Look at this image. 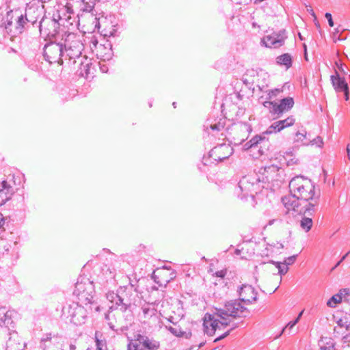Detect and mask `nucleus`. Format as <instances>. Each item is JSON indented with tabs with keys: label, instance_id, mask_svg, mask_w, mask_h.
Here are the masks:
<instances>
[{
	"label": "nucleus",
	"instance_id": "45",
	"mask_svg": "<svg viewBox=\"0 0 350 350\" xmlns=\"http://www.w3.org/2000/svg\"><path fill=\"white\" fill-rule=\"evenodd\" d=\"M226 274V271H225V270L218 271L215 272V275L217 277H219V278H224Z\"/></svg>",
	"mask_w": 350,
	"mask_h": 350
},
{
	"label": "nucleus",
	"instance_id": "39",
	"mask_svg": "<svg viewBox=\"0 0 350 350\" xmlns=\"http://www.w3.org/2000/svg\"><path fill=\"white\" fill-rule=\"evenodd\" d=\"M256 145L253 144V143L252 142V139L244 144V148L245 150L251 149L252 151H254L256 150Z\"/></svg>",
	"mask_w": 350,
	"mask_h": 350
},
{
	"label": "nucleus",
	"instance_id": "27",
	"mask_svg": "<svg viewBox=\"0 0 350 350\" xmlns=\"http://www.w3.org/2000/svg\"><path fill=\"white\" fill-rule=\"evenodd\" d=\"M277 63L284 65L288 69L292 66V58L288 53H284L277 57Z\"/></svg>",
	"mask_w": 350,
	"mask_h": 350
},
{
	"label": "nucleus",
	"instance_id": "55",
	"mask_svg": "<svg viewBox=\"0 0 350 350\" xmlns=\"http://www.w3.org/2000/svg\"><path fill=\"white\" fill-rule=\"evenodd\" d=\"M342 92L345 93V100H347L349 99V88L347 90H343Z\"/></svg>",
	"mask_w": 350,
	"mask_h": 350
},
{
	"label": "nucleus",
	"instance_id": "34",
	"mask_svg": "<svg viewBox=\"0 0 350 350\" xmlns=\"http://www.w3.org/2000/svg\"><path fill=\"white\" fill-rule=\"evenodd\" d=\"M306 131L303 129L301 131H297L295 134V141L297 142H303L304 140L306 138Z\"/></svg>",
	"mask_w": 350,
	"mask_h": 350
},
{
	"label": "nucleus",
	"instance_id": "8",
	"mask_svg": "<svg viewBox=\"0 0 350 350\" xmlns=\"http://www.w3.org/2000/svg\"><path fill=\"white\" fill-rule=\"evenodd\" d=\"M281 202L284 206L286 208L287 212L293 211L299 214L309 215V210H308L307 205L304 204L301 200L295 193H291L282 198Z\"/></svg>",
	"mask_w": 350,
	"mask_h": 350
},
{
	"label": "nucleus",
	"instance_id": "57",
	"mask_svg": "<svg viewBox=\"0 0 350 350\" xmlns=\"http://www.w3.org/2000/svg\"><path fill=\"white\" fill-rule=\"evenodd\" d=\"M314 21H315V25L318 28H320V24H319V21L317 20V17L316 16L314 17Z\"/></svg>",
	"mask_w": 350,
	"mask_h": 350
},
{
	"label": "nucleus",
	"instance_id": "33",
	"mask_svg": "<svg viewBox=\"0 0 350 350\" xmlns=\"http://www.w3.org/2000/svg\"><path fill=\"white\" fill-rule=\"evenodd\" d=\"M165 328L173 335L176 336H182L183 335V332L181 331L179 327H174L172 326H165Z\"/></svg>",
	"mask_w": 350,
	"mask_h": 350
},
{
	"label": "nucleus",
	"instance_id": "47",
	"mask_svg": "<svg viewBox=\"0 0 350 350\" xmlns=\"http://www.w3.org/2000/svg\"><path fill=\"white\" fill-rule=\"evenodd\" d=\"M337 323L341 327H345L347 330L349 329V325H346V322H344L342 319L338 320Z\"/></svg>",
	"mask_w": 350,
	"mask_h": 350
},
{
	"label": "nucleus",
	"instance_id": "26",
	"mask_svg": "<svg viewBox=\"0 0 350 350\" xmlns=\"http://www.w3.org/2000/svg\"><path fill=\"white\" fill-rule=\"evenodd\" d=\"M204 127H206V129L210 128L213 132H219L224 129L225 120L221 118L218 122L215 123L206 122Z\"/></svg>",
	"mask_w": 350,
	"mask_h": 350
},
{
	"label": "nucleus",
	"instance_id": "3",
	"mask_svg": "<svg viewBox=\"0 0 350 350\" xmlns=\"http://www.w3.org/2000/svg\"><path fill=\"white\" fill-rule=\"evenodd\" d=\"M74 294L81 304H94V287L92 282L86 278L78 280L75 284Z\"/></svg>",
	"mask_w": 350,
	"mask_h": 350
},
{
	"label": "nucleus",
	"instance_id": "38",
	"mask_svg": "<svg viewBox=\"0 0 350 350\" xmlns=\"http://www.w3.org/2000/svg\"><path fill=\"white\" fill-rule=\"evenodd\" d=\"M297 256V255H293V256H289L284 260V262H283V265L288 267V265L293 264L296 260Z\"/></svg>",
	"mask_w": 350,
	"mask_h": 350
},
{
	"label": "nucleus",
	"instance_id": "31",
	"mask_svg": "<svg viewBox=\"0 0 350 350\" xmlns=\"http://www.w3.org/2000/svg\"><path fill=\"white\" fill-rule=\"evenodd\" d=\"M270 262L275 265V267L278 269V273L280 275H284L288 272V267L285 265L282 266L283 263L273 260L270 261Z\"/></svg>",
	"mask_w": 350,
	"mask_h": 350
},
{
	"label": "nucleus",
	"instance_id": "14",
	"mask_svg": "<svg viewBox=\"0 0 350 350\" xmlns=\"http://www.w3.org/2000/svg\"><path fill=\"white\" fill-rule=\"evenodd\" d=\"M239 300L246 304H252L257 299V292L251 285L243 284L239 291Z\"/></svg>",
	"mask_w": 350,
	"mask_h": 350
},
{
	"label": "nucleus",
	"instance_id": "28",
	"mask_svg": "<svg viewBox=\"0 0 350 350\" xmlns=\"http://www.w3.org/2000/svg\"><path fill=\"white\" fill-rule=\"evenodd\" d=\"M305 216L301 219L300 221V226L302 228L303 230H304L306 232H308L312 226V219L308 217H307V215H304Z\"/></svg>",
	"mask_w": 350,
	"mask_h": 350
},
{
	"label": "nucleus",
	"instance_id": "9",
	"mask_svg": "<svg viewBox=\"0 0 350 350\" xmlns=\"http://www.w3.org/2000/svg\"><path fill=\"white\" fill-rule=\"evenodd\" d=\"M16 176H7V178L0 182V206L4 204L10 199L11 196L17 189L15 188ZM18 180V184L21 183V176H16Z\"/></svg>",
	"mask_w": 350,
	"mask_h": 350
},
{
	"label": "nucleus",
	"instance_id": "41",
	"mask_svg": "<svg viewBox=\"0 0 350 350\" xmlns=\"http://www.w3.org/2000/svg\"><path fill=\"white\" fill-rule=\"evenodd\" d=\"M325 17L327 18V20L328 21V23H329V25L330 27H333L334 26V21H333V19H332V14L330 13H329V12H327L325 14Z\"/></svg>",
	"mask_w": 350,
	"mask_h": 350
},
{
	"label": "nucleus",
	"instance_id": "30",
	"mask_svg": "<svg viewBox=\"0 0 350 350\" xmlns=\"http://www.w3.org/2000/svg\"><path fill=\"white\" fill-rule=\"evenodd\" d=\"M99 332L95 333V341L96 350H107V343L105 340H100L98 338Z\"/></svg>",
	"mask_w": 350,
	"mask_h": 350
},
{
	"label": "nucleus",
	"instance_id": "62",
	"mask_svg": "<svg viewBox=\"0 0 350 350\" xmlns=\"http://www.w3.org/2000/svg\"><path fill=\"white\" fill-rule=\"evenodd\" d=\"M70 350H75V349H76V347H75V345H70Z\"/></svg>",
	"mask_w": 350,
	"mask_h": 350
},
{
	"label": "nucleus",
	"instance_id": "32",
	"mask_svg": "<svg viewBox=\"0 0 350 350\" xmlns=\"http://www.w3.org/2000/svg\"><path fill=\"white\" fill-rule=\"evenodd\" d=\"M26 21L27 20L25 19V16L24 17L23 15H21L20 16L18 17L16 28L18 31V32L21 33L22 31Z\"/></svg>",
	"mask_w": 350,
	"mask_h": 350
},
{
	"label": "nucleus",
	"instance_id": "7",
	"mask_svg": "<svg viewBox=\"0 0 350 350\" xmlns=\"http://www.w3.org/2000/svg\"><path fill=\"white\" fill-rule=\"evenodd\" d=\"M64 45L60 43L51 42L44 47V57L50 64H63L62 57H64Z\"/></svg>",
	"mask_w": 350,
	"mask_h": 350
},
{
	"label": "nucleus",
	"instance_id": "19",
	"mask_svg": "<svg viewBox=\"0 0 350 350\" xmlns=\"http://www.w3.org/2000/svg\"><path fill=\"white\" fill-rule=\"evenodd\" d=\"M23 345L21 342L17 332L10 333V337L6 342V350H22Z\"/></svg>",
	"mask_w": 350,
	"mask_h": 350
},
{
	"label": "nucleus",
	"instance_id": "42",
	"mask_svg": "<svg viewBox=\"0 0 350 350\" xmlns=\"http://www.w3.org/2000/svg\"><path fill=\"white\" fill-rule=\"evenodd\" d=\"M234 327H232L230 329H229L228 331H227L226 332H225L224 334H223L222 335L219 336L218 338H217L214 342H217L219 340H221V339H224V338H226V336H228L230 332L234 329Z\"/></svg>",
	"mask_w": 350,
	"mask_h": 350
},
{
	"label": "nucleus",
	"instance_id": "58",
	"mask_svg": "<svg viewBox=\"0 0 350 350\" xmlns=\"http://www.w3.org/2000/svg\"><path fill=\"white\" fill-rule=\"evenodd\" d=\"M347 154H348L349 159L350 160V145L347 146Z\"/></svg>",
	"mask_w": 350,
	"mask_h": 350
},
{
	"label": "nucleus",
	"instance_id": "51",
	"mask_svg": "<svg viewBox=\"0 0 350 350\" xmlns=\"http://www.w3.org/2000/svg\"><path fill=\"white\" fill-rule=\"evenodd\" d=\"M342 340L345 343L350 342V334H347L343 336Z\"/></svg>",
	"mask_w": 350,
	"mask_h": 350
},
{
	"label": "nucleus",
	"instance_id": "44",
	"mask_svg": "<svg viewBox=\"0 0 350 350\" xmlns=\"http://www.w3.org/2000/svg\"><path fill=\"white\" fill-rule=\"evenodd\" d=\"M312 144H317L318 146H321L323 144V139L320 137H317L312 141Z\"/></svg>",
	"mask_w": 350,
	"mask_h": 350
},
{
	"label": "nucleus",
	"instance_id": "64",
	"mask_svg": "<svg viewBox=\"0 0 350 350\" xmlns=\"http://www.w3.org/2000/svg\"><path fill=\"white\" fill-rule=\"evenodd\" d=\"M109 327H110V328H111V329H113V330H114V329H115V328H114V325H113L112 323H109Z\"/></svg>",
	"mask_w": 350,
	"mask_h": 350
},
{
	"label": "nucleus",
	"instance_id": "18",
	"mask_svg": "<svg viewBox=\"0 0 350 350\" xmlns=\"http://www.w3.org/2000/svg\"><path fill=\"white\" fill-rule=\"evenodd\" d=\"M94 67L92 66L90 59H85V62H81L79 68V75L86 79L93 78Z\"/></svg>",
	"mask_w": 350,
	"mask_h": 350
},
{
	"label": "nucleus",
	"instance_id": "16",
	"mask_svg": "<svg viewBox=\"0 0 350 350\" xmlns=\"http://www.w3.org/2000/svg\"><path fill=\"white\" fill-rule=\"evenodd\" d=\"M42 12V8L37 5H27L25 9V19L33 25L36 23L38 18Z\"/></svg>",
	"mask_w": 350,
	"mask_h": 350
},
{
	"label": "nucleus",
	"instance_id": "4",
	"mask_svg": "<svg viewBox=\"0 0 350 350\" xmlns=\"http://www.w3.org/2000/svg\"><path fill=\"white\" fill-rule=\"evenodd\" d=\"M263 98L264 96H261L258 102L262 103L271 115L276 116L277 118L281 117L284 112L289 111L294 105V100L291 97L282 99L280 103L275 101L263 100Z\"/></svg>",
	"mask_w": 350,
	"mask_h": 350
},
{
	"label": "nucleus",
	"instance_id": "37",
	"mask_svg": "<svg viewBox=\"0 0 350 350\" xmlns=\"http://www.w3.org/2000/svg\"><path fill=\"white\" fill-rule=\"evenodd\" d=\"M295 325L293 321H290L281 331L280 334L275 337V338H279L283 333L287 331V329H292Z\"/></svg>",
	"mask_w": 350,
	"mask_h": 350
},
{
	"label": "nucleus",
	"instance_id": "10",
	"mask_svg": "<svg viewBox=\"0 0 350 350\" xmlns=\"http://www.w3.org/2000/svg\"><path fill=\"white\" fill-rule=\"evenodd\" d=\"M286 38V31L283 29L280 30L278 33H274L264 37L261 42L265 44L266 47L278 48L284 44Z\"/></svg>",
	"mask_w": 350,
	"mask_h": 350
},
{
	"label": "nucleus",
	"instance_id": "60",
	"mask_svg": "<svg viewBox=\"0 0 350 350\" xmlns=\"http://www.w3.org/2000/svg\"><path fill=\"white\" fill-rule=\"evenodd\" d=\"M327 178H330V176H325V182H327L329 184L331 182V179H328Z\"/></svg>",
	"mask_w": 350,
	"mask_h": 350
},
{
	"label": "nucleus",
	"instance_id": "53",
	"mask_svg": "<svg viewBox=\"0 0 350 350\" xmlns=\"http://www.w3.org/2000/svg\"><path fill=\"white\" fill-rule=\"evenodd\" d=\"M66 11L68 13H70V14L73 13V10H72V7L70 5H69L68 4H67L66 5Z\"/></svg>",
	"mask_w": 350,
	"mask_h": 350
},
{
	"label": "nucleus",
	"instance_id": "61",
	"mask_svg": "<svg viewBox=\"0 0 350 350\" xmlns=\"http://www.w3.org/2000/svg\"><path fill=\"white\" fill-rule=\"evenodd\" d=\"M299 317H297L294 321H292L296 325L299 322Z\"/></svg>",
	"mask_w": 350,
	"mask_h": 350
},
{
	"label": "nucleus",
	"instance_id": "29",
	"mask_svg": "<svg viewBox=\"0 0 350 350\" xmlns=\"http://www.w3.org/2000/svg\"><path fill=\"white\" fill-rule=\"evenodd\" d=\"M342 301L341 295L337 293L333 295L327 302V306L330 308L336 307V304L340 303Z\"/></svg>",
	"mask_w": 350,
	"mask_h": 350
},
{
	"label": "nucleus",
	"instance_id": "5",
	"mask_svg": "<svg viewBox=\"0 0 350 350\" xmlns=\"http://www.w3.org/2000/svg\"><path fill=\"white\" fill-rule=\"evenodd\" d=\"M63 314L69 319L70 323L76 325L84 324L88 317L87 309L81 304L75 302L64 307Z\"/></svg>",
	"mask_w": 350,
	"mask_h": 350
},
{
	"label": "nucleus",
	"instance_id": "43",
	"mask_svg": "<svg viewBox=\"0 0 350 350\" xmlns=\"http://www.w3.org/2000/svg\"><path fill=\"white\" fill-rule=\"evenodd\" d=\"M339 294L341 295V297L348 296L350 294V290L349 288H342L340 290Z\"/></svg>",
	"mask_w": 350,
	"mask_h": 350
},
{
	"label": "nucleus",
	"instance_id": "11",
	"mask_svg": "<svg viewBox=\"0 0 350 350\" xmlns=\"http://www.w3.org/2000/svg\"><path fill=\"white\" fill-rule=\"evenodd\" d=\"M269 134L265 133V131L261 135H256L252 138V142L256 146V150L258 152V157L267 154L269 150L271 144L266 137L267 135Z\"/></svg>",
	"mask_w": 350,
	"mask_h": 350
},
{
	"label": "nucleus",
	"instance_id": "49",
	"mask_svg": "<svg viewBox=\"0 0 350 350\" xmlns=\"http://www.w3.org/2000/svg\"><path fill=\"white\" fill-rule=\"evenodd\" d=\"M137 345H134L131 342H130L127 346V350H137Z\"/></svg>",
	"mask_w": 350,
	"mask_h": 350
},
{
	"label": "nucleus",
	"instance_id": "40",
	"mask_svg": "<svg viewBox=\"0 0 350 350\" xmlns=\"http://www.w3.org/2000/svg\"><path fill=\"white\" fill-rule=\"evenodd\" d=\"M101 62H103V60H102V59H101V61H100V62H99V67H100V71H101L102 72H103V73H106V72H107V71H108V66H107V65H106V64H104V63H102ZM103 62H105L103 61Z\"/></svg>",
	"mask_w": 350,
	"mask_h": 350
},
{
	"label": "nucleus",
	"instance_id": "59",
	"mask_svg": "<svg viewBox=\"0 0 350 350\" xmlns=\"http://www.w3.org/2000/svg\"><path fill=\"white\" fill-rule=\"evenodd\" d=\"M348 254H349V252H348L347 254H345V255L342 258V259H341V260H340L337 263V265H336V266H338V265L340 263V262H342V260H343L347 257V256L348 255Z\"/></svg>",
	"mask_w": 350,
	"mask_h": 350
},
{
	"label": "nucleus",
	"instance_id": "23",
	"mask_svg": "<svg viewBox=\"0 0 350 350\" xmlns=\"http://www.w3.org/2000/svg\"><path fill=\"white\" fill-rule=\"evenodd\" d=\"M259 90L262 92L266 93L265 100L271 101V99L276 97L280 93L282 92V89L275 88L273 90H267V85H257Z\"/></svg>",
	"mask_w": 350,
	"mask_h": 350
},
{
	"label": "nucleus",
	"instance_id": "35",
	"mask_svg": "<svg viewBox=\"0 0 350 350\" xmlns=\"http://www.w3.org/2000/svg\"><path fill=\"white\" fill-rule=\"evenodd\" d=\"M279 170V168L276 165H269L266 166L263 168V172H259L260 174H271V173H275Z\"/></svg>",
	"mask_w": 350,
	"mask_h": 350
},
{
	"label": "nucleus",
	"instance_id": "54",
	"mask_svg": "<svg viewBox=\"0 0 350 350\" xmlns=\"http://www.w3.org/2000/svg\"><path fill=\"white\" fill-rule=\"evenodd\" d=\"M334 349V347L333 345L329 347H321V350H332Z\"/></svg>",
	"mask_w": 350,
	"mask_h": 350
},
{
	"label": "nucleus",
	"instance_id": "6",
	"mask_svg": "<svg viewBox=\"0 0 350 350\" xmlns=\"http://www.w3.org/2000/svg\"><path fill=\"white\" fill-rule=\"evenodd\" d=\"M267 176H242L239 181V187L241 191H245L247 194L250 193L252 200H254L253 193H257L260 189L264 187Z\"/></svg>",
	"mask_w": 350,
	"mask_h": 350
},
{
	"label": "nucleus",
	"instance_id": "25",
	"mask_svg": "<svg viewBox=\"0 0 350 350\" xmlns=\"http://www.w3.org/2000/svg\"><path fill=\"white\" fill-rule=\"evenodd\" d=\"M64 57H68V59H75V57H79L81 55V50L80 49H72L71 46L66 47L64 46Z\"/></svg>",
	"mask_w": 350,
	"mask_h": 350
},
{
	"label": "nucleus",
	"instance_id": "15",
	"mask_svg": "<svg viewBox=\"0 0 350 350\" xmlns=\"http://www.w3.org/2000/svg\"><path fill=\"white\" fill-rule=\"evenodd\" d=\"M294 123L295 119L292 116H289L284 120L274 122L265 131V133H276L286 127L292 126Z\"/></svg>",
	"mask_w": 350,
	"mask_h": 350
},
{
	"label": "nucleus",
	"instance_id": "48",
	"mask_svg": "<svg viewBox=\"0 0 350 350\" xmlns=\"http://www.w3.org/2000/svg\"><path fill=\"white\" fill-rule=\"evenodd\" d=\"M338 30H336L335 32H334L333 33V40L334 41L336 42L337 40H340V36L338 35Z\"/></svg>",
	"mask_w": 350,
	"mask_h": 350
},
{
	"label": "nucleus",
	"instance_id": "22",
	"mask_svg": "<svg viewBox=\"0 0 350 350\" xmlns=\"http://www.w3.org/2000/svg\"><path fill=\"white\" fill-rule=\"evenodd\" d=\"M57 337H47L42 339L41 342V347L43 350H59L60 344Z\"/></svg>",
	"mask_w": 350,
	"mask_h": 350
},
{
	"label": "nucleus",
	"instance_id": "1",
	"mask_svg": "<svg viewBox=\"0 0 350 350\" xmlns=\"http://www.w3.org/2000/svg\"><path fill=\"white\" fill-rule=\"evenodd\" d=\"M290 192L295 193L307 205L309 215H312L315 211L314 207L318 205L321 192L317 189L311 180L306 176H293L288 185Z\"/></svg>",
	"mask_w": 350,
	"mask_h": 350
},
{
	"label": "nucleus",
	"instance_id": "2",
	"mask_svg": "<svg viewBox=\"0 0 350 350\" xmlns=\"http://www.w3.org/2000/svg\"><path fill=\"white\" fill-rule=\"evenodd\" d=\"M246 310L241 304V301L231 300L228 301L223 309H217L215 316L220 319H215L214 317L209 315V320H204V327L206 334L212 336L215 334L217 329H220L221 326H227L230 321H228L226 317H241V314Z\"/></svg>",
	"mask_w": 350,
	"mask_h": 350
},
{
	"label": "nucleus",
	"instance_id": "52",
	"mask_svg": "<svg viewBox=\"0 0 350 350\" xmlns=\"http://www.w3.org/2000/svg\"><path fill=\"white\" fill-rule=\"evenodd\" d=\"M4 223H5L4 217H3V215L0 213V228H1L3 227V226L4 225Z\"/></svg>",
	"mask_w": 350,
	"mask_h": 350
},
{
	"label": "nucleus",
	"instance_id": "56",
	"mask_svg": "<svg viewBox=\"0 0 350 350\" xmlns=\"http://www.w3.org/2000/svg\"><path fill=\"white\" fill-rule=\"evenodd\" d=\"M176 275H175V273L174 272H172L171 273V277H170V280H165V282L166 283H168L170 282V280L173 279L174 278H175Z\"/></svg>",
	"mask_w": 350,
	"mask_h": 350
},
{
	"label": "nucleus",
	"instance_id": "21",
	"mask_svg": "<svg viewBox=\"0 0 350 350\" xmlns=\"http://www.w3.org/2000/svg\"><path fill=\"white\" fill-rule=\"evenodd\" d=\"M331 81L336 91L342 92L343 90H347V83L345 81L344 78L340 77L337 70H335L334 75L331 76Z\"/></svg>",
	"mask_w": 350,
	"mask_h": 350
},
{
	"label": "nucleus",
	"instance_id": "50",
	"mask_svg": "<svg viewBox=\"0 0 350 350\" xmlns=\"http://www.w3.org/2000/svg\"><path fill=\"white\" fill-rule=\"evenodd\" d=\"M9 13L7 15V22L5 23V29H10V27L12 25V22L8 20Z\"/></svg>",
	"mask_w": 350,
	"mask_h": 350
},
{
	"label": "nucleus",
	"instance_id": "17",
	"mask_svg": "<svg viewBox=\"0 0 350 350\" xmlns=\"http://www.w3.org/2000/svg\"><path fill=\"white\" fill-rule=\"evenodd\" d=\"M14 311L8 310L5 307H0V326L10 329L13 324Z\"/></svg>",
	"mask_w": 350,
	"mask_h": 350
},
{
	"label": "nucleus",
	"instance_id": "13",
	"mask_svg": "<svg viewBox=\"0 0 350 350\" xmlns=\"http://www.w3.org/2000/svg\"><path fill=\"white\" fill-rule=\"evenodd\" d=\"M127 287H120L117 293H111L107 295V299L112 303H114L116 306H120L122 311H126L130 303H128L125 300L124 294L126 292Z\"/></svg>",
	"mask_w": 350,
	"mask_h": 350
},
{
	"label": "nucleus",
	"instance_id": "24",
	"mask_svg": "<svg viewBox=\"0 0 350 350\" xmlns=\"http://www.w3.org/2000/svg\"><path fill=\"white\" fill-rule=\"evenodd\" d=\"M109 46H110L109 49H107L103 45H100L98 47V52H99L100 54H97V55H99L100 57V59L104 62L111 59L113 55L111 44H109Z\"/></svg>",
	"mask_w": 350,
	"mask_h": 350
},
{
	"label": "nucleus",
	"instance_id": "20",
	"mask_svg": "<svg viewBox=\"0 0 350 350\" xmlns=\"http://www.w3.org/2000/svg\"><path fill=\"white\" fill-rule=\"evenodd\" d=\"M136 340L142 345V347L139 350H156L159 347V342H152L147 336L142 334H137Z\"/></svg>",
	"mask_w": 350,
	"mask_h": 350
},
{
	"label": "nucleus",
	"instance_id": "12",
	"mask_svg": "<svg viewBox=\"0 0 350 350\" xmlns=\"http://www.w3.org/2000/svg\"><path fill=\"white\" fill-rule=\"evenodd\" d=\"M233 149L229 145L221 144L213 148L209 152L210 157L215 161H224L232 154Z\"/></svg>",
	"mask_w": 350,
	"mask_h": 350
},
{
	"label": "nucleus",
	"instance_id": "63",
	"mask_svg": "<svg viewBox=\"0 0 350 350\" xmlns=\"http://www.w3.org/2000/svg\"><path fill=\"white\" fill-rule=\"evenodd\" d=\"M275 221V219L269 220V222H268V224L271 226V225L273 224Z\"/></svg>",
	"mask_w": 350,
	"mask_h": 350
},
{
	"label": "nucleus",
	"instance_id": "46",
	"mask_svg": "<svg viewBox=\"0 0 350 350\" xmlns=\"http://www.w3.org/2000/svg\"><path fill=\"white\" fill-rule=\"evenodd\" d=\"M336 65L337 68H338V70H339L341 72H342V73H344V74H346V71H345V68H344L345 66H344L343 64H342L338 63V62H336Z\"/></svg>",
	"mask_w": 350,
	"mask_h": 350
},
{
	"label": "nucleus",
	"instance_id": "36",
	"mask_svg": "<svg viewBox=\"0 0 350 350\" xmlns=\"http://www.w3.org/2000/svg\"><path fill=\"white\" fill-rule=\"evenodd\" d=\"M103 273L108 278L112 279L115 277V269H111L107 265L105 266V268L103 269Z\"/></svg>",
	"mask_w": 350,
	"mask_h": 350
}]
</instances>
